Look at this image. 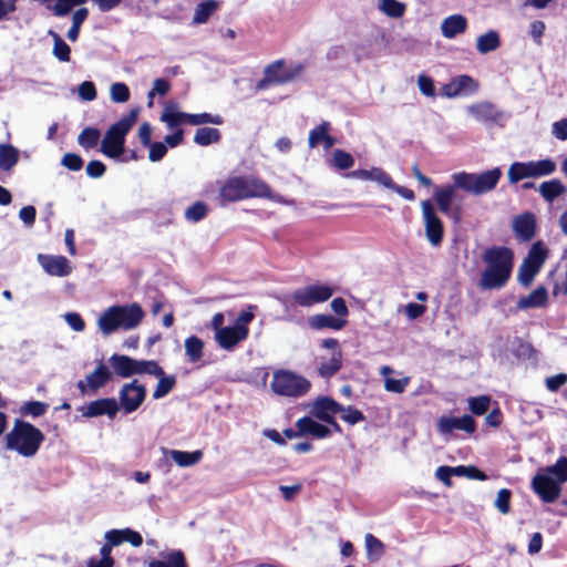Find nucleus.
<instances>
[{"label": "nucleus", "instance_id": "nucleus-58", "mask_svg": "<svg viewBox=\"0 0 567 567\" xmlns=\"http://www.w3.org/2000/svg\"><path fill=\"white\" fill-rule=\"evenodd\" d=\"M365 546L369 554H375L378 557L384 554L383 543L372 534H367Z\"/></svg>", "mask_w": 567, "mask_h": 567}, {"label": "nucleus", "instance_id": "nucleus-55", "mask_svg": "<svg viewBox=\"0 0 567 567\" xmlns=\"http://www.w3.org/2000/svg\"><path fill=\"white\" fill-rule=\"evenodd\" d=\"M511 489L502 488L501 491H498L494 505L499 511V513L506 515L511 512Z\"/></svg>", "mask_w": 567, "mask_h": 567}, {"label": "nucleus", "instance_id": "nucleus-50", "mask_svg": "<svg viewBox=\"0 0 567 567\" xmlns=\"http://www.w3.org/2000/svg\"><path fill=\"white\" fill-rule=\"evenodd\" d=\"M332 165L339 171H346L354 165V158L343 150H336L332 155Z\"/></svg>", "mask_w": 567, "mask_h": 567}, {"label": "nucleus", "instance_id": "nucleus-14", "mask_svg": "<svg viewBox=\"0 0 567 567\" xmlns=\"http://www.w3.org/2000/svg\"><path fill=\"white\" fill-rule=\"evenodd\" d=\"M321 347L332 350L329 361H322L318 368V373L324 379L333 377L342 368V351L339 341L334 338L323 339Z\"/></svg>", "mask_w": 567, "mask_h": 567}, {"label": "nucleus", "instance_id": "nucleus-25", "mask_svg": "<svg viewBox=\"0 0 567 567\" xmlns=\"http://www.w3.org/2000/svg\"><path fill=\"white\" fill-rule=\"evenodd\" d=\"M109 362L115 374L121 378H130L136 372L135 359L128 355L114 353L109 359Z\"/></svg>", "mask_w": 567, "mask_h": 567}, {"label": "nucleus", "instance_id": "nucleus-17", "mask_svg": "<svg viewBox=\"0 0 567 567\" xmlns=\"http://www.w3.org/2000/svg\"><path fill=\"white\" fill-rule=\"evenodd\" d=\"M37 259L40 266L50 276L65 277L72 271L70 261L64 256L39 254Z\"/></svg>", "mask_w": 567, "mask_h": 567}, {"label": "nucleus", "instance_id": "nucleus-23", "mask_svg": "<svg viewBox=\"0 0 567 567\" xmlns=\"http://www.w3.org/2000/svg\"><path fill=\"white\" fill-rule=\"evenodd\" d=\"M331 123L322 121L318 126L309 132L308 145L310 148L322 144L324 150H330L336 143V138L330 134Z\"/></svg>", "mask_w": 567, "mask_h": 567}, {"label": "nucleus", "instance_id": "nucleus-10", "mask_svg": "<svg viewBox=\"0 0 567 567\" xmlns=\"http://www.w3.org/2000/svg\"><path fill=\"white\" fill-rule=\"evenodd\" d=\"M333 292V288L329 285H307L296 289L291 295V299L295 305L302 308H309L328 301L332 297Z\"/></svg>", "mask_w": 567, "mask_h": 567}, {"label": "nucleus", "instance_id": "nucleus-11", "mask_svg": "<svg viewBox=\"0 0 567 567\" xmlns=\"http://www.w3.org/2000/svg\"><path fill=\"white\" fill-rule=\"evenodd\" d=\"M532 491L543 503H555L561 493V484L544 468H540L530 482Z\"/></svg>", "mask_w": 567, "mask_h": 567}, {"label": "nucleus", "instance_id": "nucleus-62", "mask_svg": "<svg viewBox=\"0 0 567 567\" xmlns=\"http://www.w3.org/2000/svg\"><path fill=\"white\" fill-rule=\"evenodd\" d=\"M79 95L84 101L95 100L97 92L95 84L91 81H84L79 86Z\"/></svg>", "mask_w": 567, "mask_h": 567}, {"label": "nucleus", "instance_id": "nucleus-22", "mask_svg": "<svg viewBox=\"0 0 567 567\" xmlns=\"http://www.w3.org/2000/svg\"><path fill=\"white\" fill-rule=\"evenodd\" d=\"M341 410V403L330 396H318L311 405L310 413L318 420L326 422Z\"/></svg>", "mask_w": 567, "mask_h": 567}, {"label": "nucleus", "instance_id": "nucleus-59", "mask_svg": "<svg viewBox=\"0 0 567 567\" xmlns=\"http://www.w3.org/2000/svg\"><path fill=\"white\" fill-rule=\"evenodd\" d=\"M417 85L423 95L430 97L435 95V85L432 78L425 74L419 75Z\"/></svg>", "mask_w": 567, "mask_h": 567}, {"label": "nucleus", "instance_id": "nucleus-40", "mask_svg": "<svg viewBox=\"0 0 567 567\" xmlns=\"http://www.w3.org/2000/svg\"><path fill=\"white\" fill-rule=\"evenodd\" d=\"M216 9L217 1L215 0H205L198 3L194 12L193 22L197 24L207 22Z\"/></svg>", "mask_w": 567, "mask_h": 567}, {"label": "nucleus", "instance_id": "nucleus-46", "mask_svg": "<svg viewBox=\"0 0 567 567\" xmlns=\"http://www.w3.org/2000/svg\"><path fill=\"white\" fill-rule=\"evenodd\" d=\"M529 164L533 177L547 176L556 171V163L550 158L530 161Z\"/></svg>", "mask_w": 567, "mask_h": 567}, {"label": "nucleus", "instance_id": "nucleus-9", "mask_svg": "<svg viewBox=\"0 0 567 567\" xmlns=\"http://www.w3.org/2000/svg\"><path fill=\"white\" fill-rule=\"evenodd\" d=\"M159 120L164 122L168 128L178 127L182 124L202 125V124H223L220 115H212L210 113L190 114L177 111V104L169 103L165 106Z\"/></svg>", "mask_w": 567, "mask_h": 567}, {"label": "nucleus", "instance_id": "nucleus-1", "mask_svg": "<svg viewBox=\"0 0 567 567\" xmlns=\"http://www.w3.org/2000/svg\"><path fill=\"white\" fill-rule=\"evenodd\" d=\"M503 173L499 167H494L480 174L467 172L454 173L451 176L453 184L435 188L434 200L439 210L444 215L451 214L456 189H463L473 195H483L496 187Z\"/></svg>", "mask_w": 567, "mask_h": 567}, {"label": "nucleus", "instance_id": "nucleus-24", "mask_svg": "<svg viewBox=\"0 0 567 567\" xmlns=\"http://www.w3.org/2000/svg\"><path fill=\"white\" fill-rule=\"evenodd\" d=\"M296 429L300 430L302 436L310 435L315 439H326L331 435V429L315 421L311 416H302L296 422Z\"/></svg>", "mask_w": 567, "mask_h": 567}, {"label": "nucleus", "instance_id": "nucleus-6", "mask_svg": "<svg viewBox=\"0 0 567 567\" xmlns=\"http://www.w3.org/2000/svg\"><path fill=\"white\" fill-rule=\"evenodd\" d=\"M140 107H133L127 115L112 124L101 142V152L110 158H117L125 151V137L136 123Z\"/></svg>", "mask_w": 567, "mask_h": 567}, {"label": "nucleus", "instance_id": "nucleus-26", "mask_svg": "<svg viewBox=\"0 0 567 567\" xmlns=\"http://www.w3.org/2000/svg\"><path fill=\"white\" fill-rule=\"evenodd\" d=\"M467 20L462 14H453L445 18L441 24V31L446 39H453L457 34L465 32Z\"/></svg>", "mask_w": 567, "mask_h": 567}, {"label": "nucleus", "instance_id": "nucleus-43", "mask_svg": "<svg viewBox=\"0 0 567 567\" xmlns=\"http://www.w3.org/2000/svg\"><path fill=\"white\" fill-rule=\"evenodd\" d=\"M49 404L41 401H28L20 406V414L23 416L39 417L47 413Z\"/></svg>", "mask_w": 567, "mask_h": 567}, {"label": "nucleus", "instance_id": "nucleus-32", "mask_svg": "<svg viewBox=\"0 0 567 567\" xmlns=\"http://www.w3.org/2000/svg\"><path fill=\"white\" fill-rule=\"evenodd\" d=\"M20 153L11 144H0V169L9 172L19 162Z\"/></svg>", "mask_w": 567, "mask_h": 567}, {"label": "nucleus", "instance_id": "nucleus-5", "mask_svg": "<svg viewBox=\"0 0 567 567\" xmlns=\"http://www.w3.org/2000/svg\"><path fill=\"white\" fill-rule=\"evenodd\" d=\"M145 313L140 303L114 305L106 308L97 320V326L104 336L122 330H132L143 320Z\"/></svg>", "mask_w": 567, "mask_h": 567}, {"label": "nucleus", "instance_id": "nucleus-60", "mask_svg": "<svg viewBox=\"0 0 567 567\" xmlns=\"http://www.w3.org/2000/svg\"><path fill=\"white\" fill-rule=\"evenodd\" d=\"M148 159L151 162H159L167 153V146L163 142H154L148 145Z\"/></svg>", "mask_w": 567, "mask_h": 567}, {"label": "nucleus", "instance_id": "nucleus-21", "mask_svg": "<svg viewBox=\"0 0 567 567\" xmlns=\"http://www.w3.org/2000/svg\"><path fill=\"white\" fill-rule=\"evenodd\" d=\"M477 89L476 81L466 74L453 78L442 87L443 94L447 97H455L464 93H473Z\"/></svg>", "mask_w": 567, "mask_h": 567}, {"label": "nucleus", "instance_id": "nucleus-13", "mask_svg": "<svg viewBox=\"0 0 567 567\" xmlns=\"http://www.w3.org/2000/svg\"><path fill=\"white\" fill-rule=\"evenodd\" d=\"M147 390L135 379L122 385L118 399L120 405L126 414L135 412L145 401Z\"/></svg>", "mask_w": 567, "mask_h": 567}, {"label": "nucleus", "instance_id": "nucleus-34", "mask_svg": "<svg viewBox=\"0 0 567 567\" xmlns=\"http://www.w3.org/2000/svg\"><path fill=\"white\" fill-rule=\"evenodd\" d=\"M565 186L560 179L554 178L550 181L543 182L539 185V193L543 198L551 203L555 198L559 197L565 193Z\"/></svg>", "mask_w": 567, "mask_h": 567}, {"label": "nucleus", "instance_id": "nucleus-30", "mask_svg": "<svg viewBox=\"0 0 567 567\" xmlns=\"http://www.w3.org/2000/svg\"><path fill=\"white\" fill-rule=\"evenodd\" d=\"M473 116L482 123H494L499 120L501 112L487 102L478 103L470 109Z\"/></svg>", "mask_w": 567, "mask_h": 567}, {"label": "nucleus", "instance_id": "nucleus-4", "mask_svg": "<svg viewBox=\"0 0 567 567\" xmlns=\"http://www.w3.org/2000/svg\"><path fill=\"white\" fill-rule=\"evenodd\" d=\"M44 440L39 427L21 419L14 420L12 429L4 436L7 450L28 458L38 454Z\"/></svg>", "mask_w": 567, "mask_h": 567}, {"label": "nucleus", "instance_id": "nucleus-31", "mask_svg": "<svg viewBox=\"0 0 567 567\" xmlns=\"http://www.w3.org/2000/svg\"><path fill=\"white\" fill-rule=\"evenodd\" d=\"M148 567H188L185 554L181 549H174L164 556V559H153Z\"/></svg>", "mask_w": 567, "mask_h": 567}, {"label": "nucleus", "instance_id": "nucleus-48", "mask_svg": "<svg viewBox=\"0 0 567 567\" xmlns=\"http://www.w3.org/2000/svg\"><path fill=\"white\" fill-rule=\"evenodd\" d=\"M546 472H548L553 477L563 484L567 483V457L560 456L554 465H549L544 467Z\"/></svg>", "mask_w": 567, "mask_h": 567}, {"label": "nucleus", "instance_id": "nucleus-39", "mask_svg": "<svg viewBox=\"0 0 567 567\" xmlns=\"http://www.w3.org/2000/svg\"><path fill=\"white\" fill-rule=\"evenodd\" d=\"M101 137V131L97 127H85L78 135V143L84 150L94 148Z\"/></svg>", "mask_w": 567, "mask_h": 567}, {"label": "nucleus", "instance_id": "nucleus-15", "mask_svg": "<svg viewBox=\"0 0 567 567\" xmlns=\"http://www.w3.org/2000/svg\"><path fill=\"white\" fill-rule=\"evenodd\" d=\"M437 430L441 434H451L454 430L473 434L476 431V422L470 414H464L461 417L443 415L437 420Z\"/></svg>", "mask_w": 567, "mask_h": 567}, {"label": "nucleus", "instance_id": "nucleus-28", "mask_svg": "<svg viewBox=\"0 0 567 567\" xmlns=\"http://www.w3.org/2000/svg\"><path fill=\"white\" fill-rule=\"evenodd\" d=\"M548 302V293L545 287L540 286L534 289L529 295L519 298L517 308L526 310L530 308L545 307Z\"/></svg>", "mask_w": 567, "mask_h": 567}, {"label": "nucleus", "instance_id": "nucleus-29", "mask_svg": "<svg viewBox=\"0 0 567 567\" xmlns=\"http://www.w3.org/2000/svg\"><path fill=\"white\" fill-rule=\"evenodd\" d=\"M346 323L347 320L337 318L332 315L318 313L309 318V326L315 330H341Z\"/></svg>", "mask_w": 567, "mask_h": 567}, {"label": "nucleus", "instance_id": "nucleus-8", "mask_svg": "<svg viewBox=\"0 0 567 567\" xmlns=\"http://www.w3.org/2000/svg\"><path fill=\"white\" fill-rule=\"evenodd\" d=\"M271 390L280 396L300 398L311 389L310 381L289 370H276L270 383Z\"/></svg>", "mask_w": 567, "mask_h": 567}, {"label": "nucleus", "instance_id": "nucleus-49", "mask_svg": "<svg viewBox=\"0 0 567 567\" xmlns=\"http://www.w3.org/2000/svg\"><path fill=\"white\" fill-rule=\"evenodd\" d=\"M546 257L547 249L544 247L542 241H537L532 246L530 250L528 251V256L524 260L540 268L545 262Z\"/></svg>", "mask_w": 567, "mask_h": 567}, {"label": "nucleus", "instance_id": "nucleus-2", "mask_svg": "<svg viewBox=\"0 0 567 567\" xmlns=\"http://www.w3.org/2000/svg\"><path fill=\"white\" fill-rule=\"evenodd\" d=\"M249 198H266L280 204L288 203L284 197L274 194L265 181L252 175L228 177L219 187L218 200L221 207Z\"/></svg>", "mask_w": 567, "mask_h": 567}, {"label": "nucleus", "instance_id": "nucleus-35", "mask_svg": "<svg viewBox=\"0 0 567 567\" xmlns=\"http://www.w3.org/2000/svg\"><path fill=\"white\" fill-rule=\"evenodd\" d=\"M185 353L189 362H198L204 354V341L196 336L186 338Z\"/></svg>", "mask_w": 567, "mask_h": 567}, {"label": "nucleus", "instance_id": "nucleus-18", "mask_svg": "<svg viewBox=\"0 0 567 567\" xmlns=\"http://www.w3.org/2000/svg\"><path fill=\"white\" fill-rule=\"evenodd\" d=\"M536 217L532 212H525L514 217L513 230L520 241H530L536 235Z\"/></svg>", "mask_w": 567, "mask_h": 567}, {"label": "nucleus", "instance_id": "nucleus-64", "mask_svg": "<svg viewBox=\"0 0 567 567\" xmlns=\"http://www.w3.org/2000/svg\"><path fill=\"white\" fill-rule=\"evenodd\" d=\"M553 135L560 141L567 140V117L560 121H557L551 126Z\"/></svg>", "mask_w": 567, "mask_h": 567}, {"label": "nucleus", "instance_id": "nucleus-16", "mask_svg": "<svg viewBox=\"0 0 567 567\" xmlns=\"http://www.w3.org/2000/svg\"><path fill=\"white\" fill-rule=\"evenodd\" d=\"M249 334V328L239 326H229L215 333V340L224 350H233L238 343L246 340Z\"/></svg>", "mask_w": 567, "mask_h": 567}, {"label": "nucleus", "instance_id": "nucleus-3", "mask_svg": "<svg viewBox=\"0 0 567 567\" xmlns=\"http://www.w3.org/2000/svg\"><path fill=\"white\" fill-rule=\"evenodd\" d=\"M485 269L481 272L478 287L482 290H497L509 281L514 267V252L505 246H492L482 254Z\"/></svg>", "mask_w": 567, "mask_h": 567}, {"label": "nucleus", "instance_id": "nucleus-37", "mask_svg": "<svg viewBox=\"0 0 567 567\" xmlns=\"http://www.w3.org/2000/svg\"><path fill=\"white\" fill-rule=\"evenodd\" d=\"M48 34L53 39V55L61 62L71 60L70 45L53 30H49Z\"/></svg>", "mask_w": 567, "mask_h": 567}, {"label": "nucleus", "instance_id": "nucleus-57", "mask_svg": "<svg viewBox=\"0 0 567 567\" xmlns=\"http://www.w3.org/2000/svg\"><path fill=\"white\" fill-rule=\"evenodd\" d=\"M409 382H410L409 378H403V379L386 378L384 381V388L389 392L403 393L405 391V388L408 386Z\"/></svg>", "mask_w": 567, "mask_h": 567}, {"label": "nucleus", "instance_id": "nucleus-53", "mask_svg": "<svg viewBox=\"0 0 567 567\" xmlns=\"http://www.w3.org/2000/svg\"><path fill=\"white\" fill-rule=\"evenodd\" d=\"M540 268L524 260L518 269V281L523 286H529Z\"/></svg>", "mask_w": 567, "mask_h": 567}, {"label": "nucleus", "instance_id": "nucleus-36", "mask_svg": "<svg viewBox=\"0 0 567 567\" xmlns=\"http://www.w3.org/2000/svg\"><path fill=\"white\" fill-rule=\"evenodd\" d=\"M220 138L221 133L218 128L200 127L195 132L194 142L200 146H208L213 143H218Z\"/></svg>", "mask_w": 567, "mask_h": 567}, {"label": "nucleus", "instance_id": "nucleus-63", "mask_svg": "<svg viewBox=\"0 0 567 567\" xmlns=\"http://www.w3.org/2000/svg\"><path fill=\"white\" fill-rule=\"evenodd\" d=\"M66 323L76 332H81L85 329V321L78 312H68L64 316Z\"/></svg>", "mask_w": 567, "mask_h": 567}, {"label": "nucleus", "instance_id": "nucleus-33", "mask_svg": "<svg viewBox=\"0 0 567 567\" xmlns=\"http://www.w3.org/2000/svg\"><path fill=\"white\" fill-rule=\"evenodd\" d=\"M501 45L499 34L495 30H489L486 33L480 35L476 40V49L481 54L495 51Z\"/></svg>", "mask_w": 567, "mask_h": 567}, {"label": "nucleus", "instance_id": "nucleus-45", "mask_svg": "<svg viewBox=\"0 0 567 567\" xmlns=\"http://www.w3.org/2000/svg\"><path fill=\"white\" fill-rule=\"evenodd\" d=\"M380 9L390 18H401L404 16L406 6L398 0H380Z\"/></svg>", "mask_w": 567, "mask_h": 567}, {"label": "nucleus", "instance_id": "nucleus-56", "mask_svg": "<svg viewBox=\"0 0 567 567\" xmlns=\"http://www.w3.org/2000/svg\"><path fill=\"white\" fill-rule=\"evenodd\" d=\"M61 164L68 169L78 172L83 167V158L75 153H66L63 155Z\"/></svg>", "mask_w": 567, "mask_h": 567}, {"label": "nucleus", "instance_id": "nucleus-41", "mask_svg": "<svg viewBox=\"0 0 567 567\" xmlns=\"http://www.w3.org/2000/svg\"><path fill=\"white\" fill-rule=\"evenodd\" d=\"M530 177H533V175L529 162H515L509 166L508 181L511 184H516L524 178Z\"/></svg>", "mask_w": 567, "mask_h": 567}, {"label": "nucleus", "instance_id": "nucleus-52", "mask_svg": "<svg viewBox=\"0 0 567 567\" xmlns=\"http://www.w3.org/2000/svg\"><path fill=\"white\" fill-rule=\"evenodd\" d=\"M340 413L341 419L350 425H354L365 420L364 414L352 405L343 406L341 404Z\"/></svg>", "mask_w": 567, "mask_h": 567}, {"label": "nucleus", "instance_id": "nucleus-27", "mask_svg": "<svg viewBox=\"0 0 567 567\" xmlns=\"http://www.w3.org/2000/svg\"><path fill=\"white\" fill-rule=\"evenodd\" d=\"M347 176L361 181H374L383 186L391 185V176L380 167L352 171Z\"/></svg>", "mask_w": 567, "mask_h": 567}, {"label": "nucleus", "instance_id": "nucleus-61", "mask_svg": "<svg viewBox=\"0 0 567 567\" xmlns=\"http://www.w3.org/2000/svg\"><path fill=\"white\" fill-rule=\"evenodd\" d=\"M86 175L91 178H100L106 172V166L103 162L99 159L90 161L86 165Z\"/></svg>", "mask_w": 567, "mask_h": 567}, {"label": "nucleus", "instance_id": "nucleus-42", "mask_svg": "<svg viewBox=\"0 0 567 567\" xmlns=\"http://www.w3.org/2000/svg\"><path fill=\"white\" fill-rule=\"evenodd\" d=\"M157 378L158 382L153 392V399L155 400L166 396L176 385V377L173 374L166 375L163 371V374Z\"/></svg>", "mask_w": 567, "mask_h": 567}, {"label": "nucleus", "instance_id": "nucleus-51", "mask_svg": "<svg viewBox=\"0 0 567 567\" xmlns=\"http://www.w3.org/2000/svg\"><path fill=\"white\" fill-rule=\"evenodd\" d=\"M491 405V396L488 395H480L473 396L468 399V408L470 411L475 415L485 414Z\"/></svg>", "mask_w": 567, "mask_h": 567}, {"label": "nucleus", "instance_id": "nucleus-38", "mask_svg": "<svg viewBox=\"0 0 567 567\" xmlns=\"http://www.w3.org/2000/svg\"><path fill=\"white\" fill-rule=\"evenodd\" d=\"M171 457L178 466L187 467L198 463L203 457V453L199 450L194 452L173 450Z\"/></svg>", "mask_w": 567, "mask_h": 567}, {"label": "nucleus", "instance_id": "nucleus-20", "mask_svg": "<svg viewBox=\"0 0 567 567\" xmlns=\"http://www.w3.org/2000/svg\"><path fill=\"white\" fill-rule=\"evenodd\" d=\"M112 379V373L104 363H100L96 369L86 375L85 381L80 380L78 382V389L81 393H86L90 389L92 392H96L100 388L104 386Z\"/></svg>", "mask_w": 567, "mask_h": 567}, {"label": "nucleus", "instance_id": "nucleus-7", "mask_svg": "<svg viewBox=\"0 0 567 567\" xmlns=\"http://www.w3.org/2000/svg\"><path fill=\"white\" fill-rule=\"evenodd\" d=\"M305 71L300 62L291 63L288 66L284 59L276 60L264 69V76L257 82L256 89L265 91L274 85H284L299 78Z\"/></svg>", "mask_w": 567, "mask_h": 567}, {"label": "nucleus", "instance_id": "nucleus-44", "mask_svg": "<svg viewBox=\"0 0 567 567\" xmlns=\"http://www.w3.org/2000/svg\"><path fill=\"white\" fill-rule=\"evenodd\" d=\"M208 214V206L206 203L198 200L195 202L192 206H189L185 213L184 217L186 220L190 223H198L203 220Z\"/></svg>", "mask_w": 567, "mask_h": 567}, {"label": "nucleus", "instance_id": "nucleus-12", "mask_svg": "<svg viewBox=\"0 0 567 567\" xmlns=\"http://www.w3.org/2000/svg\"><path fill=\"white\" fill-rule=\"evenodd\" d=\"M425 236L433 247L441 246L444 238V224L435 212L431 200L421 203Z\"/></svg>", "mask_w": 567, "mask_h": 567}, {"label": "nucleus", "instance_id": "nucleus-54", "mask_svg": "<svg viewBox=\"0 0 567 567\" xmlns=\"http://www.w3.org/2000/svg\"><path fill=\"white\" fill-rule=\"evenodd\" d=\"M111 100L115 103H125L130 99V89L125 83L116 82L111 85Z\"/></svg>", "mask_w": 567, "mask_h": 567}, {"label": "nucleus", "instance_id": "nucleus-47", "mask_svg": "<svg viewBox=\"0 0 567 567\" xmlns=\"http://www.w3.org/2000/svg\"><path fill=\"white\" fill-rule=\"evenodd\" d=\"M135 374H150L158 377L163 374V368L155 360H136L135 359Z\"/></svg>", "mask_w": 567, "mask_h": 567}, {"label": "nucleus", "instance_id": "nucleus-19", "mask_svg": "<svg viewBox=\"0 0 567 567\" xmlns=\"http://www.w3.org/2000/svg\"><path fill=\"white\" fill-rule=\"evenodd\" d=\"M120 405L114 398H103L82 406L81 411L82 415L85 417H95L104 414L109 417H114Z\"/></svg>", "mask_w": 567, "mask_h": 567}]
</instances>
